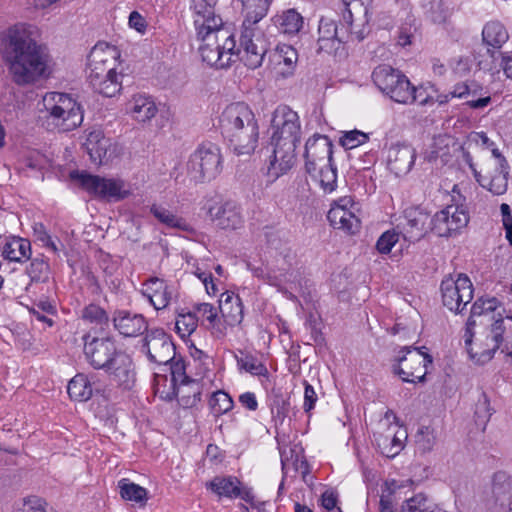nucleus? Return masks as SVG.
<instances>
[{"label": "nucleus", "mask_w": 512, "mask_h": 512, "mask_svg": "<svg viewBox=\"0 0 512 512\" xmlns=\"http://www.w3.org/2000/svg\"><path fill=\"white\" fill-rule=\"evenodd\" d=\"M2 254L4 258L14 262L29 260L31 257V243L20 237L6 239L2 246Z\"/></svg>", "instance_id": "nucleus-33"}, {"label": "nucleus", "mask_w": 512, "mask_h": 512, "mask_svg": "<svg viewBox=\"0 0 512 512\" xmlns=\"http://www.w3.org/2000/svg\"><path fill=\"white\" fill-rule=\"evenodd\" d=\"M409 91L411 92L412 96L415 97L412 101H410L408 104L418 103L420 105H425L429 101V96L426 94V91L423 87H414L409 82Z\"/></svg>", "instance_id": "nucleus-61"}, {"label": "nucleus", "mask_w": 512, "mask_h": 512, "mask_svg": "<svg viewBox=\"0 0 512 512\" xmlns=\"http://www.w3.org/2000/svg\"><path fill=\"white\" fill-rule=\"evenodd\" d=\"M415 150L409 145H393L389 148L387 166L396 176L406 175L413 167Z\"/></svg>", "instance_id": "nucleus-24"}, {"label": "nucleus", "mask_w": 512, "mask_h": 512, "mask_svg": "<svg viewBox=\"0 0 512 512\" xmlns=\"http://www.w3.org/2000/svg\"><path fill=\"white\" fill-rule=\"evenodd\" d=\"M483 42L493 49H500L509 39L504 25L498 21L488 22L482 30Z\"/></svg>", "instance_id": "nucleus-36"}, {"label": "nucleus", "mask_w": 512, "mask_h": 512, "mask_svg": "<svg viewBox=\"0 0 512 512\" xmlns=\"http://www.w3.org/2000/svg\"><path fill=\"white\" fill-rule=\"evenodd\" d=\"M504 331V320L501 313H498V318L495 319L491 327L485 329L475 341L472 336L470 342H467V328H465V345L471 359L478 364L489 362L494 357L495 352L500 348Z\"/></svg>", "instance_id": "nucleus-10"}, {"label": "nucleus", "mask_w": 512, "mask_h": 512, "mask_svg": "<svg viewBox=\"0 0 512 512\" xmlns=\"http://www.w3.org/2000/svg\"><path fill=\"white\" fill-rule=\"evenodd\" d=\"M303 17L295 9H288L275 17L279 31L287 35L297 34L303 27Z\"/></svg>", "instance_id": "nucleus-37"}, {"label": "nucleus", "mask_w": 512, "mask_h": 512, "mask_svg": "<svg viewBox=\"0 0 512 512\" xmlns=\"http://www.w3.org/2000/svg\"><path fill=\"white\" fill-rule=\"evenodd\" d=\"M40 37L39 28L25 22L15 23L0 34L3 59L18 85L34 84L52 73V58Z\"/></svg>", "instance_id": "nucleus-1"}, {"label": "nucleus", "mask_w": 512, "mask_h": 512, "mask_svg": "<svg viewBox=\"0 0 512 512\" xmlns=\"http://www.w3.org/2000/svg\"><path fill=\"white\" fill-rule=\"evenodd\" d=\"M269 2H243L244 20L241 30H258L255 25L268 13Z\"/></svg>", "instance_id": "nucleus-35"}, {"label": "nucleus", "mask_w": 512, "mask_h": 512, "mask_svg": "<svg viewBox=\"0 0 512 512\" xmlns=\"http://www.w3.org/2000/svg\"><path fill=\"white\" fill-rule=\"evenodd\" d=\"M316 181L325 194L332 193L337 188V169L332 164L316 168L314 172H307Z\"/></svg>", "instance_id": "nucleus-38"}, {"label": "nucleus", "mask_w": 512, "mask_h": 512, "mask_svg": "<svg viewBox=\"0 0 512 512\" xmlns=\"http://www.w3.org/2000/svg\"><path fill=\"white\" fill-rule=\"evenodd\" d=\"M241 405L250 411H255L258 407L256 396L252 392H245L239 396Z\"/></svg>", "instance_id": "nucleus-62"}, {"label": "nucleus", "mask_w": 512, "mask_h": 512, "mask_svg": "<svg viewBox=\"0 0 512 512\" xmlns=\"http://www.w3.org/2000/svg\"><path fill=\"white\" fill-rule=\"evenodd\" d=\"M129 25L138 32H142L146 28V21L138 12L133 11L129 16Z\"/></svg>", "instance_id": "nucleus-63"}, {"label": "nucleus", "mask_w": 512, "mask_h": 512, "mask_svg": "<svg viewBox=\"0 0 512 512\" xmlns=\"http://www.w3.org/2000/svg\"><path fill=\"white\" fill-rule=\"evenodd\" d=\"M356 6L354 10L363 13V19L355 18L352 9L350 8L351 2H342V18L347 24V27L339 28L336 22L330 18L322 17L318 27V45L319 50L326 53L336 52L340 45L347 42L350 37L355 35V38L360 41L362 36L358 32L353 31L354 23L359 21L361 23L368 22V8L364 2H354Z\"/></svg>", "instance_id": "nucleus-6"}, {"label": "nucleus", "mask_w": 512, "mask_h": 512, "mask_svg": "<svg viewBox=\"0 0 512 512\" xmlns=\"http://www.w3.org/2000/svg\"><path fill=\"white\" fill-rule=\"evenodd\" d=\"M95 376L88 377L83 373L76 374L68 383L67 392L72 400L85 402L93 393L100 391Z\"/></svg>", "instance_id": "nucleus-27"}, {"label": "nucleus", "mask_w": 512, "mask_h": 512, "mask_svg": "<svg viewBox=\"0 0 512 512\" xmlns=\"http://www.w3.org/2000/svg\"><path fill=\"white\" fill-rule=\"evenodd\" d=\"M19 512H56L49 508L46 501L37 496H29L23 500Z\"/></svg>", "instance_id": "nucleus-51"}, {"label": "nucleus", "mask_w": 512, "mask_h": 512, "mask_svg": "<svg viewBox=\"0 0 512 512\" xmlns=\"http://www.w3.org/2000/svg\"><path fill=\"white\" fill-rule=\"evenodd\" d=\"M201 41L199 52L203 62L217 69H226L236 60L235 37L229 30H216L214 33L196 34Z\"/></svg>", "instance_id": "nucleus-7"}, {"label": "nucleus", "mask_w": 512, "mask_h": 512, "mask_svg": "<svg viewBox=\"0 0 512 512\" xmlns=\"http://www.w3.org/2000/svg\"><path fill=\"white\" fill-rule=\"evenodd\" d=\"M150 212L159 223L167 228L193 232L192 226L183 217L175 214L173 211L161 204L151 205Z\"/></svg>", "instance_id": "nucleus-32"}, {"label": "nucleus", "mask_w": 512, "mask_h": 512, "mask_svg": "<svg viewBox=\"0 0 512 512\" xmlns=\"http://www.w3.org/2000/svg\"><path fill=\"white\" fill-rule=\"evenodd\" d=\"M267 50V42L259 30H241L239 48L235 45L237 60L250 69H256L262 65Z\"/></svg>", "instance_id": "nucleus-16"}, {"label": "nucleus", "mask_w": 512, "mask_h": 512, "mask_svg": "<svg viewBox=\"0 0 512 512\" xmlns=\"http://www.w3.org/2000/svg\"><path fill=\"white\" fill-rule=\"evenodd\" d=\"M502 215V224L505 229V237L512 247V214L510 206L507 203L500 205Z\"/></svg>", "instance_id": "nucleus-57"}, {"label": "nucleus", "mask_w": 512, "mask_h": 512, "mask_svg": "<svg viewBox=\"0 0 512 512\" xmlns=\"http://www.w3.org/2000/svg\"><path fill=\"white\" fill-rule=\"evenodd\" d=\"M369 139L368 135L359 130H352L346 132L341 138L340 142L345 149H353L357 146L364 144Z\"/></svg>", "instance_id": "nucleus-53"}, {"label": "nucleus", "mask_w": 512, "mask_h": 512, "mask_svg": "<svg viewBox=\"0 0 512 512\" xmlns=\"http://www.w3.org/2000/svg\"><path fill=\"white\" fill-rule=\"evenodd\" d=\"M198 326V317L193 312L179 313L175 321V330L181 338L190 336Z\"/></svg>", "instance_id": "nucleus-45"}, {"label": "nucleus", "mask_w": 512, "mask_h": 512, "mask_svg": "<svg viewBox=\"0 0 512 512\" xmlns=\"http://www.w3.org/2000/svg\"><path fill=\"white\" fill-rule=\"evenodd\" d=\"M430 214L419 207L405 210V222L401 224L402 236L408 242H416L432 231Z\"/></svg>", "instance_id": "nucleus-22"}, {"label": "nucleus", "mask_w": 512, "mask_h": 512, "mask_svg": "<svg viewBox=\"0 0 512 512\" xmlns=\"http://www.w3.org/2000/svg\"><path fill=\"white\" fill-rule=\"evenodd\" d=\"M332 143L327 136L314 135L305 144V170L314 172L316 168L332 164Z\"/></svg>", "instance_id": "nucleus-19"}, {"label": "nucleus", "mask_w": 512, "mask_h": 512, "mask_svg": "<svg viewBox=\"0 0 512 512\" xmlns=\"http://www.w3.org/2000/svg\"><path fill=\"white\" fill-rule=\"evenodd\" d=\"M195 309L200 315L202 321L208 322L207 328L211 330L212 335L217 338L224 336V331L219 326L218 307H215L210 303H200L195 307Z\"/></svg>", "instance_id": "nucleus-41"}, {"label": "nucleus", "mask_w": 512, "mask_h": 512, "mask_svg": "<svg viewBox=\"0 0 512 512\" xmlns=\"http://www.w3.org/2000/svg\"><path fill=\"white\" fill-rule=\"evenodd\" d=\"M171 378L168 379L166 375L155 374L154 377V390L155 394L161 399L172 400L177 396L178 391L176 388V382L182 376L183 365L178 362L170 368Z\"/></svg>", "instance_id": "nucleus-29"}, {"label": "nucleus", "mask_w": 512, "mask_h": 512, "mask_svg": "<svg viewBox=\"0 0 512 512\" xmlns=\"http://www.w3.org/2000/svg\"><path fill=\"white\" fill-rule=\"evenodd\" d=\"M469 214L463 206L448 205L432 217V231L440 237H448L453 232L467 226Z\"/></svg>", "instance_id": "nucleus-17"}, {"label": "nucleus", "mask_w": 512, "mask_h": 512, "mask_svg": "<svg viewBox=\"0 0 512 512\" xmlns=\"http://www.w3.org/2000/svg\"><path fill=\"white\" fill-rule=\"evenodd\" d=\"M192 10L196 34H203L205 32L214 33L216 30H227L223 27V20L216 11L215 3L194 2Z\"/></svg>", "instance_id": "nucleus-23"}, {"label": "nucleus", "mask_w": 512, "mask_h": 512, "mask_svg": "<svg viewBox=\"0 0 512 512\" xmlns=\"http://www.w3.org/2000/svg\"><path fill=\"white\" fill-rule=\"evenodd\" d=\"M355 204L350 196L339 198L331 206L327 218L336 229H342L351 234L359 229V219L356 217Z\"/></svg>", "instance_id": "nucleus-21"}, {"label": "nucleus", "mask_w": 512, "mask_h": 512, "mask_svg": "<svg viewBox=\"0 0 512 512\" xmlns=\"http://www.w3.org/2000/svg\"><path fill=\"white\" fill-rule=\"evenodd\" d=\"M304 385V404L303 408L305 412H310L317 401V394L312 385H310L306 380L303 381Z\"/></svg>", "instance_id": "nucleus-58"}, {"label": "nucleus", "mask_w": 512, "mask_h": 512, "mask_svg": "<svg viewBox=\"0 0 512 512\" xmlns=\"http://www.w3.org/2000/svg\"><path fill=\"white\" fill-rule=\"evenodd\" d=\"M501 306V302L494 296L479 297L472 305L470 316L466 323L467 328V342L469 343L471 337L474 336L473 329L476 326L475 318L478 316L487 315L496 311Z\"/></svg>", "instance_id": "nucleus-31"}, {"label": "nucleus", "mask_w": 512, "mask_h": 512, "mask_svg": "<svg viewBox=\"0 0 512 512\" xmlns=\"http://www.w3.org/2000/svg\"><path fill=\"white\" fill-rule=\"evenodd\" d=\"M128 110L132 118L141 123L150 121L158 112L153 98L145 94L134 95L129 102Z\"/></svg>", "instance_id": "nucleus-30"}, {"label": "nucleus", "mask_w": 512, "mask_h": 512, "mask_svg": "<svg viewBox=\"0 0 512 512\" xmlns=\"http://www.w3.org/2000/svg\"><path fill=\"white\" fill-rule=\"evenodd\" d=\"M450 152L447 143V138H435L429 150L424 153V159L429 162H434L440 159L441 163H446L449 160Z\"/></svg>", "instance_id": "nucleus-44"}, {"label": "nucleus", "mask_w": 512, "mask_h": 512, "mask_svg": "<svg viewBox=\"0 0 512 512\" xmlns=\"http://www.w3.org/2000/svg\"><path fill=\"white\" fill-rule=\"evenodd\" d=\"M84 146L95 165L107 164L120 153L119 145L105 137L100 129H93L87 134Z\"/></svg>", "instance_id": "nucleus-18"}, {"label": "nucleus", "mask_w": 512, "mask_h": 512, "mask_svg": "<svg viewBox=\"0 0 512 512\" xmlns=\"http://www.w3.org/2000/svg\"><path fill=\"white\" fill-rule=\"evenodd\" d=\"M42 125L48 131L69 132L84 119L81 104L68 93L47 92L42 98Z\"/></svg>", "instance_id": "nucleus-5"}, {"label": "nucleus", "mask_w": 512, "mask_h": 512, "mask_svg": "<svg viewBox=\"0 0 512 512\" xmlns=\"http://www.w3.org/2000/svg\"><path fill=\"white\" fill-rule=\"evenodd\" d=\"M240 481L233 476H216L206 487L215 493L218 497L229 499L238 498Z\"/></svg>", "instance_id": "nucleus-34"}, {"label": "nucleus", "mask_w": 512, "mask_h": 512, "mask_svg": "<svg viewBox=\"0 0 512 512\" xmlns=\"http://www.w3.org/2000/svg\"><path fill=\"white\" fill-rule=\"evenodd\" d=\"M221 133L229 148L237 156L252 155L259 143L258 120L244 102H234L225 107L219 119Z\"/></svg>", "instance_id": "nucleus-4"}, {"label": "nucleus", "mask_w": 512, "mask_h": 512, "mask_svg": "<svg viewBox=\"0 0 512 512\" xmlns=\"http://www.w3.org/2000/svg\"><path fill=\"white\" fill-rule=\"evenodd\" d=\"M270 157L268 176L273 180L290 170L296 160L295 150L301 139V124L298 114L288 106H279L271 120Z\"/></svg>", "instance_id": "nucleus-2"}, {"label": "nucleus", "mask_w": 512, "mask_h": 512, "mask_svg": "<svg viewBox=\"0 0 512 512\" xmlns=\"http://www.w3.org/2000/svg\"><path fill=\"white\" fill-rule=\"evenodd\" d=\"M504 168H501V171L497 172L492 176L487 188L494 195H502L507 191L508 188V171H503Z\"/></svg>", "instance_id": "nucleus-52"}, {"label": "nucleus", "mask_w": 512, "mask_h": 512, "mask_svg": "<svg viewBox=\"0 0 512 512\" xmlns=\"http://www.w3.org/2000/svg\"><path fill=\"white\" fill-rule=\"evenodd\" d=\"M143 347L149 359L160 365L169 364L175 357V346L169 335L162 329H155L148 333Z\"/></svg>", "instance_id": "nucleus-20"}, {"label": "nucleus", "mask_w": 512, "mask_h": 512, "mask_svg": "<svg viewBox=\"0 0 512 512\" xmlns=\"http://www.w3.org/2000/svg\"><path fill=\"white\" fill-rule=\"evenodd\" d=\"M416 443L419 449L423 452L431 451L435 444V435L433 430L429 427L422 428L417 435Z\"/></svg>", "instance_id": "nucleus-56"}, {"label": "nucleus", "mask_w": 512, "mask_h": 512, "mask_svg": "<svg viewBox=\"0 0 512 512\" xmlns=\"http://www.w3.org/2000/svg\"><path fill=\"white\" fill-rule=\"evenodd\" d=\"M210 407L214 414L222 415L227 413L233 408V400L228 393L224 391H217L213 393L209 401Z\"/></svg>", "instance_id": "nucleus-49"}, {"label": "nucleus", "mask_w": 512, "mask_h": 512, "mask_svg": "<svg viewBox=\"0 0 512 512\" xmlns=\"http://www.w3.org/2000/svg\"><path fill=\"white\" fill-rule=\"evenodd\" d=\"M276 56L278 58V63H283L285 66L282 74L284 76L292 75L298 61V53L296 49L288 44H279L276 47Z\"/></svg>", "instance_id": "nucleus-42"}, {"label": "nucleus", "mask_w": 512, "mask_h": 512, "mask_svg": "<svg viewBox=\"0 0 512 512\" xmlns=\"http://www.w3.org/2000/svg\"><path fill=\"white\" fill-rule=\"evenodd\" d=\"M143 295L156 310L166 308L172 299V288L159 278H150L143 284Z\"/></svg>", "instance_id": "nucleus-26"}, {"label": "nucleus", "mask_w": 512, "mask_h": 512, "mask_svg": "<svg viewBox=\"0 0 512 512\" xmlns=\"http://www.w3.org/2000/svg\"><path fill=\"white\" fill-rule=\"evenodd\" d=\"M120 54L115 46L98 43L88 58L87 79L90 85H99L105 74L117 69V60Z\"/></svg>", "instance_id": "nucleus-15"}, {"label": "nucleus", "mask_w": 512, "mask_h": 512, "mask_svg": "<svg viewBox=\"0 0 512 512\" xmlns=\"http://www.w3.org/2000/svg\"><path fill=\"white\" fill-rule=\"evenodd\" d=\"M234 358L240 371L254 376H264L267 374L266 366L251 353L240 350L239 353H234Z\"/></svg>", "instance_id": "nucleus-39"}, {"label": "nucleus", "mask_w": 512, "mask_h": 512, "mask_svg": "<svg viewBox=\"0 0 512 512\" xmlns=\"http://www.w3.org/2000/svg\"><path fill=\"white\" fill-rule=\"evenodd\" d=\"M82 319L90 324H95L103 329L108 325V315L104 309L95 304L86 306L82 311Z\"/></svg>", "instance_id": "nucleus-47"}, {"label": "nucleus", "mask_w": 512, "mask_h": 512, "mask_svg": "<svg viewBox=\"0 0 512 512\" xmlns=\"http://www.w3.org/2000/svg\"><path fill=\"white\" fill-rule=\"evenodd\" d=\"M399 240V234L394 230L384 232L376 243V248L381 254L389 253Z\"/></svg>", "instance_id": "nucleus-54"}, {"label": "nucleus", "mask_w": 512, "mask_h": 512, "mask_svg": "<svg viewBox=\"0 0 512 512\" xmlns=\"http://www.w3.org/2000/svg\"><path fill=\"white\" fill-rule=\"evenodd\" d=\"M380 512H394V498L390 491L380 498Z\"/></svg>", "instance_id": "nucleus-64"}, {"label": "nucleus", "mask_w": 512, "mask_h": 512, "mask_svg": "<svg viewBox=\"0 0 512 512\" xmlns=\"http://www.w3.org/2000/svg\"><path fill=\"white\" fill-rule=\"evenodd\" d=\"M449 17V11L445 7L444 2H435V5L431 7V19L435 23L445 22Z\"/></svg>", "instance_id": "nucleus-60"}, {"label": "nucleus", "mask_w": 512, "mask_h": 512, "mask_svg": "<svg viewBox=\"0 0 512 512\" xmlns=\"http://www.w3.org/2000/svg\"><path fill=\"white\" fill-rule=\"evenodd\" d=\"M440 289L443 305L455 313H460L473 299V285L465 274H458L457 278L445 277Z\"/></svg>", "instance_id": "nucleus-14"}, {"label": "nucleus", "mask_w": 512, "mask_h": 512, "mask_svg": "<svg viewBox=\"0 0 512 512\" xmlns=\"http://www.w3.org/2000/svg\"><path fill=\"white\" fill-rule=\"evenodd\" d=\"M400 512H435L425 494L418 493L404 501Z\"/></svg>", "instance_id": "nucleus-46"}, {"label": "nucleus", "mask_w": 512, "mask_h": 512, "mask_svg": "<svg viewBox=\"0 0 512 512\" xmlns=\"http://www.w3.org/2000/svg\"><path fill=\"white\" fill-rule=\"evenodd\" d=\"M281 455V464L282 468L285 469L290 463L298 469L299 464V453L296 451V448H289L287 451L286 448L280 450Z\"/></svg>", "instance_id": "nucleus-59"}, {"label": "nucleus", "mask_w": 512, "mask_h": 512, "mask_svg": "<svg viewBox=\"0 0 512 512\" xmlns=\"http://www.w3.org/2000/svg\"><path fill=\"white\" fill-rule=\"evenodd\" d=\"M122 78L123 74L115 69L105 74L103 79L100 80L101 83L99 85H91V87L105 97H114L122 89Z\"/></svg>", "instance_id": "nucleus-40"}, {"label": "nucleus", "mask_w": 512, "mask_h": 512, "mask_svg": "<svg viewBox=\"0 0 512 512\" xmlns=\"http://www.w3.org/2000/svg\"><path fill=\"white\" fill-rule=\"evenodd\" d=\"M32 228L33 235L37 241L41 242L45 247L51 249L53 252L58 251L57 246L42 223H34Z\"/></svg>", "instance_id": "nucleus-55"}, {"label": "nucleus", "mask_w": 512, "mask_h": 512, "mask_svg": "<svg viewBox=\"0 0 512 512\" xmlns=\"http://www.w3.org/2000/svg\"><path fill=\"white\" fill-rule=\"evenodd\" d=\"M221 171V150L211 142L201 144L187 163V174L195 183L209 182L215 179Z\"/></svg>", "instance_id": "nucleus-9"}, {"label": "nucleus", "mask_w": 512, "mask_h": 512, "mask_svg": "<svg viewBox=\"0 0 512 512\" xmlns=\"http://www.w3.org/2000/svg\"><path fill=\"white\" fill-rule=\"evenodd\" d=\"M113 324L115 329L125 337H137L147 331V321L141 314L119 310L114 313Z\"/></svg>", "instance_id": "nucleus-25"}, {"label": "nucleus", "mask_w": 512, "mask_h": 512, "mask_svg": "<svg viewBox=\"0 0 512 512\" xmlns=\"http://www.w3.org/2000/svg\"><path fill=\"white\" fill-rule=\"evenodd\" d=\"M372 80L383 94L397 103L408 104L415 99L409 91V79L390 65L382 64L374 68Z\"/></svg>", "instance_id": "nucleus-11"}, {"label": "nucleus", "mask_w": 512, "mask_h": 512, "mask_svg": "<svg viewBox=\"0 0 512 512\" xmlns=\"http://www.w3.org/2000/svg\"><path fill=\"white\" fill-rule=\"evenodd\" d=\"M203 208L209 219L221 230L235 231L244 225V216L235 201L211 198Z\"/></svg>", "instance_id": "nucleus-13"}, {"label": "nucleus", "mask_w": 512, "mask_h": 512, "mask_svg": "<svg viewBox=\"0 0 512 512\" xmlns=\"http://www.w3.org/2000/svg\"><path fill=\"white\" fill-rule=\"evenodd\" d=\"M376 441L381 453L388 458L396 456L403 448L402 441L396 434L392 438L380 436Z\"/></svg>", "instance_id": "nucleus-48"}, {"label": "nucleus", "mask_w": 512, "mask_h": 512, "mask_svg": "<svg viewBox=\"0 0 512 512\" xmlns=\"http://www.w3.org/2000/svg\"><path fill=\"white\" fill-rule=\"evenodd\" d=\"M49 265L42 258L31 260L26 269L31 281H44L48 277Z\"/></svg>", "instance_id": "nucleus-50"}, {"label": "nucleus", "mask_w": 512, "mask_h": 512, "mask_svg": "<svg viewBox=\"0 0 512 512\" xmlns=\"http://www.w3.org/2000/svg\"><path fill=\"white\" fill-rule=\"evenodd\" d=\"M118 487L121 497L125 500L142 503L147 499V490L128 479H121L118 482Z\"/></svg>", "instance_id": "nucleus-43"}, {"label": "nucleus", "mask_w": 512, "mask_h": 512, "mask_svg": "<svg viewBox=\"0 0 512 512\" xmlns=\"http://www.w3.org/2000/svg\"><path fill=\"white\" fill-rule=\"evenodd\" d=\"M83 340V352L87 362L96 370H104L118 386L130 388L135 380L132 358L119 349L110 337L86 334Z\"/></svg>", "instance_id": "nucleus-3"}, {"label": "nucleus", "mask_w": 512, "mask_h": 512, "mask_svg": "<svg viewBox=\"0 0 512 512\" xmlns=\"http://www.w3.org/2000/svg\"><path fill=\"white\" fill-rule=\"evenodd\" d=\"M70 177L83 190L96 198L117 202L131 194L130 185L119 178H105L84 171H73Z\"/></svg>", "instance_id": "nucleus-8"}, {"label": "nucleus", "mask_w": 512, "mask_h": 512, "mask_svg": "<svg viewBox=\"0 0 512 512\" xmlns=\"http://www.w3.org/2000/svg\"><path fill=\"white\" fill-rule=\"evenodd\" d=\"M218 308L228 325L235 326L242 322L243 304L240 297L233 292L226 291L221 294Z\"/></svg>", "instance_id": "nucleus-28"}, {"label": "nucleus", "mask_w": 512, "mask_h": 512, "mask_svg": "<svg viewBox=\"0 0 512 512\" xmlns=\"http://www.w3.org/2000/svg\"><path fill=\"white\" fill-rule=\"evenodd\" d=\"M423 349L425 347H403L399 351L393 371L404 382L416 383L425 380L427 366L432 364V357Z\"/></svg>", "instance_id": "nucleus-12"}]
</instances>
